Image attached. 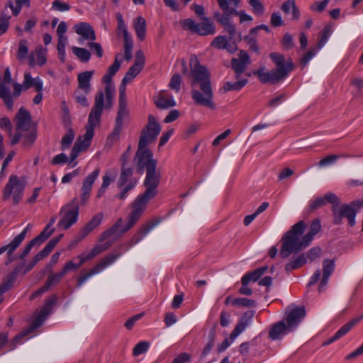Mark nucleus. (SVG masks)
<instances>
[{
	"label": "nucleus",
	"instance_id": "1",
	"mask_svg": "<svg viewBox=\"0 0 363 363\" xmlns=\"http://www.w3.org/2000/svg\"><path fill=\"white\" fill-rule=\"evenodd\" d=\"M113 75L106 73L103 77V82L106 84L105 91H99L94 99V105L89 115L88 123L86 125V133L82 137L78 138L75 142L70 154V163L74 162L81 152L85 151L91 144L94 136V128L99 124L104 108L112 106V99L114 94V85L111 78Z\"/></svg>",
	"mask_w": 363,
	"mask_h": 363
},
{
	"label": "nucleus",
	"instance_id": "2",
	"mask_svg": "<svg viewBox=\"0 0 363 363\" xmlns=\"http://www.w3.org/2000/svg\"><path fill=\"white\" fill-rule=\"evenodd\" d=\"M306 225L304 221L301 220L294 224L282 237V246L279 255L286 259L292 253L298 252L302 249L308 247L314 238V236L321 230V224L319 219H314L310 226L309 231L303 235Z\"/></svg>",
	"mask_w": 363,
	"mask_h": 363
},
{
	"label": "nucleus",
	"instance_id": "3",
	"mask_svg": "<svg viewBox=\"0 0 363 363\" xmlns=\"http://www.w3.org/2000/svg\"><path fill=\"white\" fill-rule=\"evenodd\" d=\"M189 65L191 68L189 77L192 79L191 85V86L199 85L200 89V90L191 89L193 100L198 105L214 109L213 93L207 69L200 64L195 55L191 56Z\"/></svg>",
	"mask_w": 363,
	"mask_h": 363
},
{
	"label": "nucleus",
	"instance_id": "4",
	"mask_svg": "<svg viewBox=\"0 0 363 363\" xmlns=\"http://www.w3.org/2000/svg\"><path fill=\"white\" fill-rule=\"evenodd\" d=\"M152 199L145 196L143 193L140 194L131 204V211L127 217L126 223L122 227V218L118 219L111 228L101 234L100 242L111 236L120 237L131 229L145 212L147 203Z\"/></svg>",
	"mask_w": 363,
	"mask_h": 363
},
{
	"label": "nucleus",
	"instance_id": "5",
	"mask_svg": "<svg viewBox=\"0 0 363 363\" xmlns=\"http://www.w3.org/2000/svg\"><path fill=\"white\" fill-rule=\"evenodd\" d=\"M269 57L275 64L276 68L268 71L264 65H262L253 74L263 84H275L288 77L294 69V65L291 58L286 59L284 55L279 52L270 53Z\"/></svg>",
	"mask_w": 363,
	"mask_h": 363
},
{
	"label": "nucleus",
	"instance_id": "6",
	"mask_svg": "<svg viewBox=\"0 0 363 363\" xmlns=\"http://www.w3.org/2000/svg\"><path fill=\"white\" fill-rule=\"evenodd\" d=\"M16 133L12 137L11 145H14L19 142L24 147H30L37 138L35 128L32 124L30 113L23 107L20 108L15 116Z\"/></svg>",
	"mask_w": 363,
	"mask_h": 363
},
{
	"label": "nucleus",
	"instance_id": "7",
	"mask_svg": "<svg viewBox=\"0 0 363 363\" xmlns=\"http://www.w3.org/2000/svg\"><path fill=\"white\" fill-rule=\"evenodd\" d=\"M363 207V198L350 202V203L341 204L340 199L338 198L337 203H334L331 207L333 216V223L340 225L342 223V219L347 220L348 224L353 227L355 223V218L357 212Z\"/></svg>",
	"mask_w": 363,
	"mask_h": 363
},
{
	"label": "nucleus",
	"instance_id": "8",
	"mask_svg": "<svg viewBox=\"0 0 363 363\" xmlns=\"http://www.w3.org/2000/svg\"><path fill=\"white\" fill-rule=\"evenodd\" d=\"M26 186L25 179L11 174L2 190V199L4 201L12 199L14 205L18 204L23 198Z\"/></svg>",
	"mask_w": 363,
	"mask_h": 363
},
{
	"label": "nucleus",
	"instance_id": "9",
	"mask_svg": "<svg viewBox=\"0 0 363 363\" xmlns=\"http://www.w3.org/2000/svg\"><path fill=\"white\" fill-rule=\"evenodd\" d=\"M57 298L55 295L52 296L46 301L45 304L43 306L41 310L34 314V318L30 325L26 328L21 334L16 336L13 339V342L15 344L18 343V340L21 338L33 332L43 323L48 315L50 313L52 307L57 301Z\"/></svg>",
	"mask_w": 363,
	"mask_h": 363
},
{
	"label": "nucleus",
	"instance_id": "10",
	"mask_svg": "<svg viewBox=\"0 0 363 363\" xmlns=\"http://www.w3.org/2000/svg\"><path fill=\"white\" fill-rule=\"evenodd\" d=\"M79 213V206L77 197L72 199L63 206L59 213L60 219L57 225L65 230L69 229L77 223Z\"/></svg>",
	"mask_w": 363,
	"mask_h": 363
},
{
	"label": "nucleus",
	"instance_id": "11",
	"mask_svg": "<svg viewBox=\"0 0 363 363\" xmlns=\"http://www.w3.org/2000/svg\"><path fill=\"white\" fill-rule=\"evenodd\" d=\"M201 23H196L191 18H186L181 23L183 28L190 30L191 33L199 35L206 36L213 35L216 33V28L213 24L206 17L201 18Z\"/></svg>",
	"mask_w": 363,
	"mask_h": 363
},
{
	"label": "nucleus",
	"instance_id": "12",
	"mask_svg": "<svg viewBox=\"0 0 363 363\" xmlns=\"http://www.w3.org/2000/svg\"><path fill=\"white\" fill-rule=\"evenodd\" d=\"M148 145L138 143V147L135 155L136 167L138 171L145 169L157 168V161L153 157L151 150L147 147Z\"/></svg>",
	"mask_w": 363,
	"mask_h": 363
},
{
	"label": "nucleus",
	"instance_id": "13",
	"mask_svg": "<svg viewBox=\"0 0 363 363\" xmlns=\"http://www.w3.org/2000/svg\"><path fill=\"white\" fill-rule=\"evenodd\" d=\"M160 130L161 126L156 118L152 115H150L148 116V123L142 130L138 143L149 145L157 138Z\"/></svg>",
	"mask_w": 363,
	"mask_h": 363
},
{
	"label": "nucleus",
	"instance_id": "14",
	"mask_svg": "<svg viewBox=\"0 0 363 363\" xmlns=\"http://www.w3.org/2000/svg\"><path fill=\"white\" fill-rule=\"evenodd\" d=\"M161 180V173L157 168L152 167L146 171V176L143 182L145 191L143 194L147 197H155L157 194V187Z\"/></svg>",
	"mask_w": 363,
	"mask_h": 363
},
{
	"label": "nucleus",
	"instance_id": "15",
	"mask_svg": "<svg viewBox=\"0 0 363 363\" xmlns=\"http://www.w3.org/2000/svg\"><path fill=\"white\" fill-rule=\"evenodd\" d=\"M43 81L40 78H33L30 72H26L22 84L17 82L13 83V96L14 98H17L23 89L27 90L31 87H34L36 91H43Z\"/></svg>",
	"mask_w": 363,
	"mask_h": 363
},
{
	"label": "nucleus",
	"instance_id": "16",
	"mask_svg": "<svg viewBox=\"0 0 363 363\" xmlns=\"http://www.w3.org/2000/svg\"><path fill=\"white\" fill-rule=\"evenodd\" d=\"M306 316L303 307L288 308L283 320L291 332H294Z\"/></svg>",
	"mask_w": 363,
	"mask_h": 363
},
{
	"label": "nucleus",
	"instance_id": "17",
	"mask_svg": "<svg viewBox=\"0 0 363 363\" xmlns=\"http://www.w3.org/2000/svg\"><path fill=\"white\" fill-rule=\"evenodd\" d=\"M11 74L9 68H6L4 72L3 82L0 84V98L10 111L13 109V98H14L13 94H11L9 86H8V84L11 82Z\"/></svg>",
	"mask_w": 363,
	"mask_h": 363
},
{
	"label": "nucleus",
	"instance_id": "18",
	"mask_svg": "<svg viewBox=\"0 0 363 363\" xmlns=\"http://www.w3.org/2000/svg\"><path fill=\"white\" fill-rule=\"evenodd\" d=\"M100 173V168H96L91 173L88 174L83 181L81 188L80 203L81 205L84 206L86 204L89 199L92 185L98 178Z\"/></svg>",
	"mask_w": 363,
	"mask_h": 363
},
{
	"label": "nucleus",
	"instance_id": "19",
	"mask_svg": "<svg viewBox=\"0 0 363 363\" xmlns=\"http://www.w3.org/2000/svg\"><path fill=\"white\" fill-rule=\"evenodd\" d=\"M145 59L143 52L138 50L135 53V62L132 67L129 68L124 76L122 82L126 84L131 82L142 70L145 65Z\"/></svg>",
	"mask_w": 363,
	"mask_h": 363
},
{
	"label": "nucleus",
	"instance_id": "20",
	"mask_svg": "<svg viewBox=\"0 0 363 363\" xmlns=\"http://www.w3.org/2000/svg\"><path fill=\"white\" fill-rule=\"evenodd\" d=\"M67 26L65 21H61L57 28V35L58 37L57 50L58 52L59 60L61 62H65L66 45L68 43L67 37L65 35L67 32Z\"/></svg>",
	"mask_w": 363,
	"mask_h": 363
},
{
	"label": "nucleus",
	"instance_id": "21",
	"mask_svg": "<svg viewBox=\"0 0 363 363\" xmlns=\"http://www.w3.org/2000/svg\"><path fill=\"white\" fill-rule=\"evenodd\" d=\"M220 9L223 11L221 14L219 12L214 13V18L220 23L223 28L230 23V16L236 12L235 8H230L228 0H217Z\"/></svg>",
	"mask_w": 363,
	"mask_h": 363
},
{
	"label": "nucleus",
	"instance_id": "22",
	"mask_svg": "<svg viewBox=\"0 0 363 363\" xmlns=\"http://www.w3.org/2000/svg\"><path fill=\"white\" fill-rule=\"evenodd\" d=\"M238 58H233L231 60L232 69L236 74V78H239V75L244 72L247 65L251 63L249 55L244 50H240Z\"/></svg>",
	"mask_w": 363,
	"mask_h": 363
},
{
	"label": "nucleus",
	"instance_id": "23",
	"mask_svg": "<svg viewBox=\"0 0 363 363\" xmlns=\"http://www.w3.org/2000/svg\"><path fill=\"white\" fill-rule=\"evenodd\" d=\"M337 196L333 192L329 191L322 197H317L315 199L311 200L309 203L308 209L310 212H312L321 208L328 203L333 206V204L337 203Z\"/></svg>",
	"mask_w": 363,
	"mask_h": 363
},
{
	"label": "nucleus",
	"instance_id": "24",
	"mask_svg": "<svg viewBox=\"0 0 363 363\" xmlns=\"http://www.w3.org/2000/svg\"><path fill=\"white\" fill-rule=\"evenodd\" d=\"M74 30L82 38L79 39V43H82L83 40L94 41L96 40V34L93 27L88 23L81 22L74 26Z\"/></svg>",
	"mask_w": 363,
	"mask_h": 363
},
{
	"label": "nucleus",
	"instance_id": "25",
	"mask_svg": "<svg viewBox=\"0 0 363 363\" xmlns=\"http://www.w3.org/2000/svg\"><path fill=\"white\" fill-rule=\"evenodd\" d=\"M291 331L288 328L284 320H281L273 324L269 330V337L272 340L281 339L284 335Z\"/></svg>",
	"mask_w": 363,
	"mask_h": 363
},
{
	"label": "nucleus",
	"instance_id": "26",
	"mask_svg": "<svg viewBox=\"0 0 363 363\" xmlns=\"http://www.w3.org/2000/svg\"><path fill=\"white\" fill-rule=\"evenodd\" d=\"M335 261L333 259H325L323 262V277L320 279L318 290L320 292L328 284L329 277L335 270Z\"/></svg>",
	"mask_w": 363,
	"mask_h": 363
},
{
	"label": "nucleus",
	"instance_id": "27",
	"mask_svg": "<svg viewBox=\"0 0 363 363\" xmlns=\"http://www.w3.org/2000/svg\"><path fill=\"white\" fill-rule=\"evenodd\" d=\"M32 228V225L28 223L26 228L18 235H16L13 240L6 245H4L6 252L9 257H11L13 252L19 247L21 242L26 238L28 230Z\"/></svg>",
	"mask_w": 363,
	"mask_h": 363
},
{
	"label": "nucleus",
	"instance_id": "28",
	"mask_svg": "<svg viewBox=\"0 0 363 363\" xmlns=\"http://www.w3.org/2000/svg\"><path fill=\"white\" fill-rule=\"evenodd\" d=\"M128 113L127 102L119 103L117 117L116 119V125L113 130V134L118 135L120 133L123 125V121L127 118Z\"/></svg>",
	"mask_w": 363,
	"mask_h": 363
},
{
	"label": "nucleus",
	"instance_id": "29",
	"mask_svg": "<svg viewBox=\"0 0 363 363\" xmlns=\"http://www.w3.org/2000/svg\"><path fill=\"white\" fill-rule=\"evenodd\" d=\"M94 74V71H86L79 73L77 76L78 89L82 90L85 94H89L91 91V79Z\"/></svg>",
	"mask_w": 363,
	"mask_h": 363
},
{
	"label": "nucleus",
	"instance_id": "30",
	"mask_svg": "<svg viewBox=\"0 0 363 363\" xmlns=\"http://www.w3.org/2000/svg\"><path fill=\"white\" fill-rule=\"evenodd\" d=\"M267 269V266H263L255 269L254 271L246 273L241 279V284H248L250 281L256 282Z\"/></svg>",
	"mask_w": 363,
	"mask_h": 363
},
{
	"label": "nucleus",
	"instance_id": "31",
	"mask_svg": "<svg viewBox=\"0 0 363 363\" xmlns=\"http://www.w3.org/2000/svg\"><path fill=\"white\" fill-rule=\"evenodd\" d=\"M155 224H145L134 234L128 242V247H131L143 239L146 235L154 228Z\"/></svg>",
	"mask_w": 363,
	"mask_h": 363
},
{
	"label": "nucleus",
	"instance_id": "32",
	"mask_svg": "<svg viewBox=\"0 0 363 363\" xmlns=\"http://www.w3.org/2000/svg\"><path fill=\"white\" fill-rule=\"evenodd\" d=\"M164 91H161L155 101V105L159 108L167 109L176 106L174 97L172 96L166 97Z\"/></svg>",
	"mask_w": 363,
	"mask_h": 363
},
{
	"label": "nucleus",
	"instance_id": "33",
	"mask_svg": "<svg viewBox=\"0 0 363 363\" xmlns=\"http://www.w3.org/2000/svg\"><path fill=\"white\" fill-rule=\"evenodd\" d=\"M112 245V242H106L102 244L96 245L93 249L88 253L85 255L84 253L81 254L83 259H84L85 262L88 260L93 259L96 255L101 254L102 252L108 250Z\"/></svg>",
	"mask_w": 363,
	"mask_h": 363
},
{
	"label": "nucleus",
	"instance_id": "34",
	"mask_svg": "<svg viewBox=\"0 0 363 363\" xmlns=\"http://www.w3.org/2000/svg\"><path fill=\"white\" fill-rule=\"evenodd\" d=\"M46 49L43 48L42 46L38 47L35 50L37 61L35 62L34 54L30 53L29 55V65L31 67H33L35 64L40 66L43 65L46 62Z\"/></svg>",
	"mask_w": 363,
	"mask_h": 363
},
{
	"label": "nucleus",
	"instance_id": "35",
	"mask_svg": "<svg viewBox=\"0 0 363 363\" xmlns=\"http://www.w3.org/2000/svg\"><path fill=\"white\" fill-rule=\"evenodd\" d=\"M121 255V252L118 253H111L108 255L104 257L101 262H99L94 268L99 273L102 272L107 267L112 264Z\"/></svg>",
	"mask_w": 363,
	"mask_h": 363
},
{
	"label": "nucleus",
	"instance_id": "36",
	"mask_svg": "<svg viewBox=\"0 0 363 363\" xmlns=\"http://www.w3.org/2000/svg\"><path fill=\"white\" fill-rule=\"evenodd\" d=\"M134 28L137 35V37L140 40H143L146 36V21L145 19L142 16H137L134 20Z\"/></svg>",
	"mask_w": 363,
	"mask_h": 363
},
{
	"label": "nucleus",
	"instance_id": "37",
	"mask_svg": "<svg viewBox=\"0 0 363 363\" xmlns=\"http://www.w3.org/2000/svg\"><path fill=\"white\" fill-rule=\"evenodd\" d=\"M281 9L286 14L289 13L291 11L292 18L294 20H298L300 17V11L296 6L295 0H287L284 1L281 5Z\"/></svg>",
	"mask_w": 363,
	"mask_h": 363
},
{
	"label": "nucleus",
	"instance_id": "38",
	"mask_svg": "<svg viewBox=\"0 0 363 363\" xmlns=\"http://www.w3.org/2000/svg\"><path fill=\"white\" fill-rule=\"evenodd\" d=\"M255 313V311L253 310H250L244 313L235 327L238 328L240 331L243 332L245 328L251 324Z\"/></svg>",
	"mask_w": 363,
	"mask_h": 363
},
{
	"label": "nucleus",
	"instance_id": "39",
	"mask_svg": "<svg viewBox=\"0 0 363 363\" xmlns=\"http://www.w3.org/2000/svg\"><path fill=\"white\" fill-rule=\"evenodd\" d=\"M363 316L355 318L351 320L350 322L342 326L335 333V339H340L345 335L357 323H359Z\"/></svg>",
	"mask_w": 363,
	"mask_h": 363
},
{
	"label": "nucleus",
	"instance_id": "40",
	"mask_svg": "<svg viewBox=\"0 0 363 363\" xmlns=\"http://www.w3.org/2000/svg\"><path fill=\"white\" fill-rule=\"evenodd\" d=\"M16 4H13V2L11 0H9L7 1L6 6H9L13 16H18L21 12V10L23 6H30V0H14Z\"/></svg>",
	"mask_w": 363,
	"mask_h": 363
},
{
	"label": "nucleus",
	"instance_id": "41",
	"mask_svg": "<svg viewBox=\"0 0 363 363\" xmlns=\"http://www.w3.org/2000/svg\"><path fill=\"white\" fill-rule=\"evenodd\" d=\"M18 274V271L15 269L13 272L9 274L3 281V282L0 285V290L4 293L6 292L9 289H11L16 281V276Z\"/></svg>",
	"mask_w": 363,
	"mask_h": 363
},
{
	"label": "nucleus",
	"instance_id": "42",
	"mask_svg": "<svg viewBox=\"0 0 363 363\" xmlns=\"http://www.w3.org/2000/svg\"><path fill=\"white\" fill-rule=\"evenodd\" d=\"M247 83V79H240L233 83L227 82L225 83L221 90H223L224 93L232 90L238 91L244 87Z\"/></svg>",
	"mask_w": 363,
	"mask_h": 363
},
{
	"label": "nucleus",
	"instance_id": "43",
	"mask_svg": "<svg viewBox=\"0 0 363 363\" xmlns=\"http://www.w3.org/2000/svg\"><path fill=\"white\" fill-rule=\"evenodd\" d=\"M77 258L79 259V262L77 264L74 263L72 260H69L65 264L64 267L61 270L65 275L69 271L75 270L79 268L82 265H83L85 263L84 259H83L81 254L77 257Z\"/></svg>",
	"mask_w": 363,
	"mask_h": 363
},
{
	"label": "nucleus",
	"instance_id": "44",
	"mask_svg": "<svg viewBox=\"0 0 363 363\" xmlns=\"http://www.w3.org/2000/svg\"><path fill=\"white\" fill-rule=\"evenodd\" d=\"M72 52L83 62H87L90 60L91 52L85 48L73 47Z\"/></svg>",
	"mask_w": 363,
	"mask_h": 363
},
{
	"label": "nucleus",
	"instance_id": "45",
	"mask_svg": "<svg viewBox=\"0 0 363 363\" xmlns=\"http://www.w3.org/2000/svg\"><path fill=\"white\" fill-rule=\"evenodd\" d=\"M65 277V274L62 271L58 273H51L47 278L45 285L47 286L49 289L51 286L57 285L61 279Z\"/></svg>",
	"mask_w": 363,
	"mask_h": 363
},
{
	"label": "nucleus",
	"instance_id": "46",
	"mask_svg": "<svg viewBox=\"0 0 363 363\" xmlns=\"http://www.w3.org/2000/svg\"><path fill=\"white\" fill-rule=\"evenodd\" d=\"M28 52V42L25 39H21L18 43V49L16 54V57L19 60H24Z\"/></svg>",
	"mask_w": 363,
	"mask_h": 363
},
{
	"label": "nucleus",
	"instance_id": "47",
	"mask_svg": "<svg viewBox=\"0 0 363 363\" xmlns=\"http://www.w3.org/2000/svg\"><path fill=\"white\" fill-rule=\"evenodd\" d=\"M132 174L133 170L131 168H125L123 166L121 176L118 181V187H121L124 186L127 182H130L129 179L131 177Z\"/></svg>",
	"mask_w": 363,
	"mask_h": 363
},
{
	"label": "nucleus",
	"instance_id": "48",
	"mask_svg": "<svg viewBox=\"0 0 363 363\" xmlns=\"http://www.w3.org/2000/svg\"><path fill=\"white\" fill-rule=\"evenodd\" d=\"M117 174L118 170L116 169H111L106 171L105 175L103 177L101 185L108 188L110 184L116 179Z\"/></svg>",
	"mask_w": 363,
	"mask_h": 363
},
{
	"label": "nucleus",
	"instance_id": "49",
	"mask_svg": "<svg viewBox=\"0 0 363 363\" xmlns=\"http://www.w3.org/2000/svg\"><path fill=\"white\" fill-rule=\"evenodd\" d=\"M150 347V343L147 341L139 342L133 350V355L135 357L139 356L141 354L146 352Z\"/></svg>",
	"mask_w": 363,
	"mask_h": 363
},
{
	"label": "nucleus",
	"instance_id": "50",
	"mask_svg": "<svg viewBox=\"0 0 363 363\" xmlns=\"http://www.w3.org/2000/svg\"><path fill=\"white\" fill-rule=\"evenodd\" d=\"M55 229L53 228H50L49 226H45V228L43 230V231L33 239L38 243H42L45 240H46L54 232Z\"/></svg>",
	"mask_w": 363,
	"mask_h": 363
},
{
	"label": "nucleus",
	"instance_id": "51",
	"mask_svg": "<svg viewBox=\"0 0 363 363\" xmlns=\"http://www.w3.org/2000/svg\"><path fill=\"white\" fill-rule=\"evenodd\" d=\"M62 235H59L58 236L51 239L47 244L44 247V248L42 250V252L43 253H45V255L46 256H48L51 252L52 250L54 249V247L56 246V245L60 242V240H61V238H62Z\"/></svg>",
	"mask_w": 363,
	"mask_h": 363
},
{
	"label": "nucleus",
	"instance_id": "52",
	"mask_svg": "<svg viewBox=\"0 0 363 363\" xmlns=\"http://www.w3.org/2000/svg\"><path fill=\"white\" fill-rule=\"evenodd\" d=\"M74 138V133L72 130L69 129L66 134L62 137L61 140L62 149H67L72 144Z\"/></svg>",
	"mask_w": 363,
	"mask_h": 363
},
{
	"label": "nucleus",
	"instance_id": "53",
	"mask_svg": "<svg viewBox=\"0 0 363 363\" xmlns=\"http://www.w3.org/2000/svg\"><path fill=\"white\" fill-rule=\"evenodd\" d=\"M231 304L233 306L250 307L255 306V301L246 298H236L232 300Z\"/></svg>",
	"mask_w": 363,
	"mask_h": 363
},
{
	"label": "nucleus",
	"instance_id": "54",
	"mask_svg": "<svg viewBox=\"0 0 363 363\" xmlns=\"http://www.w3.org/2000/svg\"><path fill=\"white\" fill-rule=\"evenodd\" d=\"M87 94H85L82 90L77 89V91L74 93L76 101L84 107L88 106L89 102L86 99Z\"/></svg>",
	"mask_w": 363,
	"mask_h": 363
},
{
	"label": "nucleus",
	"instance_id": "55",
	"mask_svg": "<svg viewBox=\"0 0 363 363\" xmlns=\"http://www.w3.org/2000/svg\"><path fill=\"white\" fill-rule=\"evenodd\" d=\"M343 155H328L318 162V166L320 167H323L326 166H329L332 164H333L337 159L340 158Z\"/></svg>",
	"mask_w": 363,
	"mask_h": 363
},
{
	"label": "nucleus",
	"instance_id": "56",
	"mask_svg": "<svg viewBox=\"0 0 363 363\" xmlns=\"http://www.w3.org/2000/svg\"><path fill=\"white\" fill-rule=\"evenodd\" d=\"M181 81L179 74H173L169 83V87L178 93L180 90Z\"/></svg>",
	"mask_w": 363,
	"mask_h": 363
},
{
	"label": "nucleus",
	"instance_id": "57",
	"mask_svg": "<svg viewBox=\"0 0 363 363\" xmlns=\"http://www.w3.org/2000/svg\"><path fill=\"white\" fill-rule=\"evenodd\" d=\"M0 128L5 131H7L9 136L12 138V124L8 117H2L0 118Z\"/></svg>",
	"mask_w": 363,
	"mask_h": 363
},
{
	"label": "nucleus",
	"instance_id": "58",
	"mask_svg": "<svg viewBox=\"0 0 363 363\" xmlns=\"http://www.w3.org/2000/svg\"><path fill=\"white\" fill-rule=\"evenodd\" d=\"M228 43L225 37L219 35L214 38L211 43V45L218 49H224L227 48Z\"/></svg>",
	"mask_w": 363,
	"mask_h": 363
},
{
	"label": "nucleus",
	"instance_id": "59",
	"mask_svg": "<svg viewBox=\"0 0 363 363\" xmlns=\"http://www.w3.org/2000/svg\"><path fill=\"white\" fill-rule=\"evenodd\" d=\"M250 5L252 7L253 12L257 15H262L264 11L263 4L259 0H250Z\"/></svg>",
	"mask_w": 363,
	"mask_h": 363
},
{
	"label": "nucleus",
	"instance_id": "60",
	"mask_svg": "<svg viewBox=\"0 0 363 363\" xmlns=\"http://www.w3.org/2000/svg\"><path fill=\"white\" fill-rule=\"evenodd\" d=\"M316 52L317 49L311 48L302 57L300 60V65L302 68L306 66L308 62L315 56Z\"/></svg>",
	"mask_w": 363,
	"mask_h": 363
},
{
	"label": "nucleus",
	"instance_id": "61",
	"mask_svg": "<svg viewBox=\"0 0 363 363\" xmlns=\"http://www.w3.org/2000/svg\"><path fill=\"white\" fill-rule=\"evenodd\" d=\"M331 30L329 27H325L321 31L320 38L318 43V49L321 48L328 41L330 35Z\"/></svg>",
	"mask_w": 363,
	"mask_h": 363
},
{
	"label": "nucleus",
	"instance_id": "62",
	"mask_svg": "<svg viewBox=\"0 0 363 363\" xmlns=\"http://www.w3.org/2000/svg\"><path fill=\"white\" fill-rule=\"evenodd\" d=\"M103 213H99L96 214L86 225L93 230L95 228L100 225L103 219Z\"/></svg>",
	"mask_w": 363,
	"mask_h": 363
},
{
	"label": "nucleus",
	"instance_id": "63",
	"mask_svg": "<svg viewBox=\"0 0 363 363\" xmlns=\"http://www.w3.org/2000/svg\"><path fill=\"white\" fill-rule=\"evenodd\" d=\"M116 19L118 21V31L122 32L123 37L129 36L125 23L123 19L122 15L120 13H116Z\"/></svg>",
	"mask_w": 363,
	"mask_h": 363
},
{
	"label": "nucleus",
	"instance_id": "64",
	"mask_svg": "<svg viewBox=\"0 0 363 363\" xmlns=\"http://www.w3.org/2000/svg\"><path fill=\"white\" fill-rule=\"evenodd\" d=\"M99 272L96 271V269L94 267L89 272L82 274L78 279H77V286H81L87 279H89L92 276L98 274Z\"/></svg>",
	"mask_w": 363,
	"mask_h": 363
}]
</instances>
